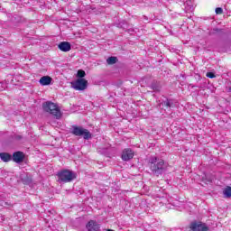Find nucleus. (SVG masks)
<instances>
[{"instance_id":"nucleus-14","label":"nucleus","mask_w":231,"mask_h":231,"mask_svg":"<svg viewBox=\"0 0 231 231\" xmlns=\"http://www.w3.org/2000/svg\"><path fill=\"white\" fill-rule=\"evenodd\" d=\"M223 194H224V198L230 199L231 198V187L230 186H226L223 189Z\"/></svg>"},{"instance_id":"nucleus-3","label":"nucleus","mask_w":231,"mask_h":231,"mask_svg":"<svg viewBox=\"0 0 231 231\" xmlns=\"http://www.w3.org/2000/svg\"><path fill=\"white\" fill-rule=\"evenodd\" d=\"M57 176L61 183H69L77 178V174L69 170H63L58 172Z\"/></svg>"},{"instance_id":"nucleus-12","label":"nucleus","mask_w":231,"mask_h":231,"mask_svg":"<svg viewBox=\"0 0 231 231\" xmlns=\"http://www.w3.org/2000/svg\"><path fill=\"white\" fill-rule=\"evenodd\" d=\"M176 102L174 99H166L162 103H161L162 106H165V107H175L176 106Z\"/></svg>"},{"instance_id":"nucleus-1","label":"nucleus","mask_w":231,"mask_h":231,"mask_svg":"<svg viewBox=\"0 0 231 231\" xmlns=\"http://www.w3.org/2000/svg\"><path fill=\"white\" fill-rule=\"evenodd\" d=\"M150 171L154 176H162L167 171V163L162 159L152 156L148 162Z\"/></svg>"},{"instance_id":"nucleus-20","label":"nucleus","mask_w":231,"mask_h":231,"mask_svg":"<svg viewBox=\"0 0 231 231\" xmlns=\"http://www.w3.org/2000/svg\"><path fill=\"white\" fill-rule=\"evenodd\" d=\"M166 203H167V199H164V198L161 199V201H159L160 205H166Z\"/></svg>"},{"instance_id":"nucleus-18","label":"nucleus","mask_w":231,"mask_h":231,"mask_svg":"<svg viewBox=\"0 0 231 231\" xmlns=\"http://www.w3.org/2000/svg\"><path fill=\"white\" fill-rule=\"evenodd\" d=\"M206 77H208V79H216V74L213 72H208Z\"/></svg>"},{"instance_id":"nucleus-19","label":"nucleus","mask_w":231,"mask_h":231,"mask_svg":"<svg viewBox=\"0 0 231 231\" xmlns=\"http://www.w3.org/2000/svg\"><path fill=\"white\" fill-rule=\"evenodd\" d=\"M215 12L217 15H221V14H223V8L217 7L216 8Z\"/></svg>"},{"instance_id":"nucleus-9","label":"nucleus","mask_w":231,"mask_h":231,"mask_svg":"<svg viewBox=\"0 0 231 231\" xmlns=\"http://www.w3.org/2000/svg\"><path fill=\"white\" fill-rule=\"evenodd\" d=\"M24 160V153L23 152H15L13 153V161L15 163H21Z\"/></svg>"},{"instance_id":"nucleus-11","label":"nucleus","mask_w":231,"mask_h":231,"mask_svg":"<svg viewBox=\"0 0 231 231\" xmlns=\"http://www.w3.org/2000/svg\"><path fill=\"white\" fill-rule=\"evenodd\" d=\"M41 86H50L51 84V78L50 76H43L40 79Z\"/></svg>"},{"instance_id":"nucleus-6","label":"nucleus","mask_w":231,"mask_h":231,"mask_svg":"<svg viewBox=\"0 0 231 231\" xmlns=\"http://www.w3.org/2000/svg\"><path fill=\"white\" fill-rule=\"evenodd\" d=\"M189 228L192 231H208V226L203 224L201 222H191L189 225Z\"/></svg>"},{"instance_id":"nucleus-5","label":"nucleus","mask_w":231,"mask_h":231,"mask_svg":"<svg viewBox=\"0 0 231 231\" xmlns=\"http://www.w3.org/2000/svg\"><path fill=\"white\" fill-rule=\"evenodd\" d=\"M71 86L73 89H76V91H84L85 89H88V80L84 79H78L76 81L71 83Z\"/></svg>"},{"instance_id":"nucleus-23","label":"nucleus","mask_w":231,"mask_h":231,"mask_svg":"<svg viewBox=\"0 0 231 231\" xmlns=\"http://www.w3.org/2000/svg\"><path fill=\"white\" fill-rule=\"evenodd\" d=\"M17 140H21L22 136L21 135H18L16 136Z\"/></svg>"},{"instance_id":"nucleus-13","label":"nucleus","mask_w":231,"mask_h":231,"mask_svg":"<svg viewBox=\"0 0 231 231\" xmlns=\"http://www.w3.org/2000/svg\"><path fill=\"white\" fill-rule=\"evenodd\" d=\"M0 160H2V162H5L6 163L12 160V155L8 152H1Z\"/></svg>"},{"instance_id":"nucleus-8","label":"nucleus","mask_w":231,"mask_h":231,"mask_svg":"<svg viewBox=\"0 0 231 231\" xmlns=\"http://www.w3.org/2000/svg\"><path fill=\"white\" fill-rule=\"evenodd\" d=\"M58 48L59 50H60V51H64L66 53L71 51V43H69V42H61L58 45Z\"/></svg>"},{"instance_id":"nucleus-4","label":"nucleus","mask_w":231,"mask_h":231,"mask_svg":"<svg viewBox=\"0 0 231 231\" xmlns=\"http://www.w3.org/2000/svg\"><path fill=\"white\" fill-rule=\"evenodd\" d=\"M71 133L74 136L82 137L84 140H89V138H91V132L81 126H72Z\"/></svg>"},{"instance_id":"nucleus-2","label":"nucleus","mask_w":231,"mask_h":231,"mask_svg":"<svg viewBox=\"0 0 231 231\" xmlns=\"http://www.w3.org/2000/svg\"><path fill=\"white\" fill-rule=\"evenodd\" d=\"M43 111L46 113H50V115H52L53 117H55L57 120L60 119L62 116V112H60V108H59V106L53 102L47 101L42 104Z\"/></svg>"},{"instance_id":"nucleus-7","label":"nucleus","mask_w":231,"mask_h":231,"mask_svg":"<svg viewBox=\"0 0 231 231\" xmlns=\"http://www.w3.org/2000/svg\"><path fill=\"white\" fill-rule=\"evenodd\" d=\"M121 158L123 162H129L134 158V152L130 148H125L122 152Z\"/></svg>"},{"instance_id":"nucleus-16","label":"nucleus","mask_w":231,"mask_h":231,"mask_svg":"<svg viewBox=\"0 0 231 231\" xmlns=\"http://www.w3.org/2000/svg\"><path fill=\"white\" fill-rule=\"evenodd\" d=\"M77 77L79 79H84V77H86V71H84L83 69L78 70Z\"/></svg>"},{"instance_id":"nucleus-21","label":"nucleus","mask_w":231,"mask_h":231,"mask_svg":"<svg viewBox=\"0 0 231 231\" xmlns=\"http://www.w3.org/2000/svg\"><path fill=\"white\" fill-rule=\"evenodd\" d=\"M212 180H213L212 177H209V178L208 179V183H211V182H212Z\"/></svg>"},{"instance_id":"nucleus-10","label":"nucleus","mask_w":231,"mask_h":231,"mask_svg":"<svg viewBox=\"0 0 231 231\" xmlns=\"http://www.w3.org/2000/svg\"><path fill=\"white\" fill-rule=\"evenodd\" d=\"M87 230H88V231H98V230H100V225H98V223H97L96 221L90 220L87 224Z\"/></svg>"},{"instance_id":"nucleus-17","label":"nucleus","mask_w":231,"mask_h":231,"mask_svg":"<svg viewBox=\"0 0 231 231\" xmlns=\"http://www.w3.org/2000/svg\"><path fill=\"white\" fill-rule=\"evenodd\" d=\"M152 89L155 93H159V91H160V85H158V84H152Z\"/></svg>"},{"instance_id":"nucleus-15","label":"nucleus","mask_w":231,"mask_h":231,"mask_svg":"<svg viewBox=\"0 0 231 231\" xmlns=\"http://www.w3.org/2000/svg\"><path fill=\"white\" fill-rule=\"evenodd\" d=\"M117 60L118 59H116V57L111 56L106 60V64H116Z\"/></svg>"},{"instance_id":"nucleus-22","label":"nucleus","mask_w":231,"mask_h":231,"mask_svg":"<svg viewBox=\"0 0 231 231\" xmlns=\"http://www.w3.org/2000/svg\"><path fill=\"white\" fill-rule=\"evenodd\" d=\"M5 88H6V85H4V86L2 87V88H0V91H3V89H5Z\"/></svg>"}]
</instances>
